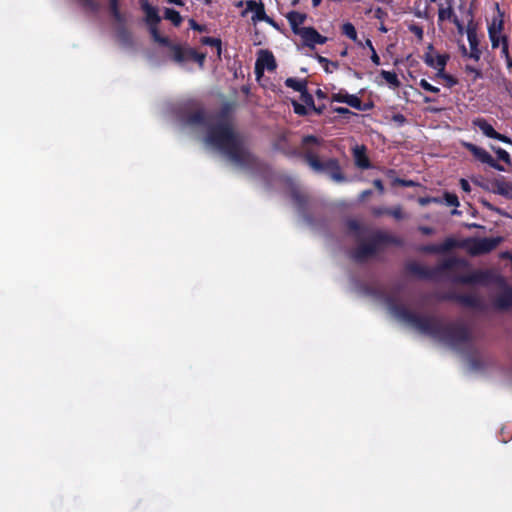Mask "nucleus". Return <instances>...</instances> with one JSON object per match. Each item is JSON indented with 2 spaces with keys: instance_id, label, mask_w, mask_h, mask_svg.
Wrapping results in <instances>:
<instances>
[{
  "instance_id": "7",
  "label": "nucleus",
  "mask_w": 512,
  "mask_h": 512,
  "mask_svg": "<svg viewBox=\"0 0 512 512\" xmlns=\"http://www.w3.org/2000/svg\"><path fill=\"white\" fill-rule=\"evenodd\" d=\"M468 266L469 263L467 260L458 257H450L433 268H429L417 262H409L406 264L405 268L409 274L415 275L420 279L435 280L446 271L458 267L466 268Z\"/></svg>"
},
{
  "instance_id": "63",
  "label": "nucleus",
  "mask_w": 512,
  "mask_h": 512,
  "mask_svg": "<svg viewBox=\"0 0 512 512\" xmlns=\"http://www.w3.org/2000/svg\"><path fill=\"white\" fill-rule=\"evenodd\" d=\"M322 0H312L313 7H318L321 4Z\"/></svg>"
},
{
  "instance_id": "51",
  "label": "nucleus",
  "mask_w": 512,
  "mask_h": 512,
  "mask_svg": "<svg viewBox=\"0 0 512 512\" xmlns=\"http://www.w3.org/2000/svg\"><path fill=\"white\" fill-rule=\"evenodd\" d=\"M334 112H336L337 114H340V115H348V114H353V112H351L348 108L346 107H336L334 108Z\"/></svg>"
},
{
  "instance_id": "41",
  "label": "nucleus",
  "mask_w": 512,
  "mask_h": 512,
  "mask_svg": "<svg viewBox=\"0 0 512 512\" xmlns=\"http://www.w3.org/2000/svg\"><path fill=\"white\" fill-rule=\"evenodd\" d=\"M301 100L306 104V106L312 108L314 107V99L313 96L306 89L303 93L300 94Z\"/></svg>"
},
{
  "instance_id": "57",
  "label": "nucleus",
  "mask_w": 512,
  "mask_h": 512,
  "mask_svg": "<svg viewBox=\"0 0 512 512\" xmlns=\"http://www.w3.org/2000/svg\"><path fill=\"white\" fill-rule=\"evenodd\" d=\"M371 194H372V190H370V189L364 190L360 194V199L364 200V199L368 198Z\"/></svg>"
},
{
  "instance_id": "19",
  "label": "nucleus",
  "mask_w": 512,
  "mask_h": 512,
  "mask_svg": "<svg viewBox=\"0 0 512 512\" xmlns=\"http://www.w3.org/2000/svg\"><path fill=\"white\" fill-rule=\"evenodd\" d=\"M467 38L470 45V53L468 56L475 61H479L481 56V51L478 47L479 41L477 38V33L475 27L472 26V21L469 23L467 27Z\"/></svg>"
},
{
  "instance_id": "59",
  "label": "nucleus",
  "mask_w": 512,
  "mask_h": 512,
  "mask_svg": "<svg viewBox=\"0 0 512 512\" xmlns=\"http://www.w3.org/2000/svg\"><path fill=\"white\" fill-rule=\"evenodd\" d=\"M366 48H369L370 51H373L375 50L373 44H372V41L370 39H366L365 41V45H364Z\"/></svg>"
},
{
  "instance_id": "6",
  "label": "nucleus",
  "mask_w": 512,
  "mask_h": 512,
  "mask_svg": "<svg viewBox=\"0 0 512 512\" xmlns=\"http://www.w3.org/2000/svg\"><path fill=\"white\" fill-rule=\"evenodd\" d=\"M384 245H394L401 247L403 240L397 236L383 231L374 232L368 242L360 243L351 253L354 261L362 263L375 256Z\"/></svg>"
},
{
  "instance_id": "2",
  "label": "nucleus",
  "mask_w": 512,
  "mask_h": 512,
  "mask_svg": "<svg viewBox=\"0 0 512 512\" xmlns=\"http://www.w3.org/2000/svg\"><path fill=\"white\" fill-rule=\"evenodd\" d=\"M206 142L218 150L234 165L251 170L258 166V157L249 149L246 142L229 122H218L208 128Z\"/></svg>"
},
{
  "instance_id": "12",
  "label": "nucleus",
  "mask_w": 512,
  "mask_h": 512,
  "mask_svg": "<svg viewBox=\"0 0 512 512\" xmlns=\"http://www.w3.org/2000/svg\"><path fill=\"white\" fill-rule=\"evenodd\" d=\"M464 147L469 152H471L472 155L480 162L485 163L498 171H505V168L499 164L485 149L472 143H464Z\"/></svg>"
},
{
  "instance_id": "27",
  "label": "nucleus",
  "mask_w": 512,
  "mask_h": 512,
  "mask_svg": "<svg viewBox=\"0 0 512 512\" xmlns=\"http://www.w3.org/2000/svg\"><path fill=\"white\" fill-rule=\"evenodd\" d=\"M109 12L115 20V22H126L124 14L120 11L119 0L109 1Z\"/></svg>"
},
{
  "instance_id": "64",
  "label": "nucleus",
  "mask_w": 512,
  "mask_h": 512,
  "mask_svg": "<svg viewBox=\"0 0 512 512\" xmlns=\"http://www.w3.org/2000/svg\"><path fill=\"white\" fill-rule=\"evenodd\" d=\"M503 42H504L503 50H504L505 52H507V50H508V44H507V41H506V39H505V38L503 39Z\"/></svg>"
},
{
  "instance_id": "52",
  "label": "nucleus",
  "mask_w": 512,
  "mask_h": 512,
  "mask_svg": "<svg viewBox=\"0 0 512 512\" xmlns=\"http://www.w3.org/2000/svg\"><path fill=\"white\" fill-rule=\"evenodd\" d=\"M373 185H374V187L379 191V193H381V194H382V193L384 192V185H383L382 180H380V179H375V180L373 181Z\"/></svg>"
},
{
  "instance_id": "42",
  "label": "nucleus",
  "mask_w": 512,
  "mask_h": 512,
  "mask_svg": "<svg viewBox=\"0 0 512 512\" xmlns=\"http://www.w3.org/2000/svg\"><path fill=\"white\" fill-rule=\"evenodd\" d=\"M418 203L421 205V206H426L430 203H441V200L439 198H436V197H419L418 199Z\"/></svg>"
},
{
  "instance_id": "17",
  "label": "nucleus",
  "mask_w": 512,
  "mask_h": 512,
  "mask_svg": "<svg viewBox=\"0 0 512 512\" xmlns=\"http://www.w3.org/2000/svg\"><path fill=\"white\" fill-rule=\"evenodd\" d=\"M447 7H443L440 5L438 10V20L439 21H445L450 20L452 21L455 26L458 28V30L461 32L463 29V24L458 19V17L455 15L453 10V0H446Z\"/></svg>"
},
{
  "instance_id": "34",
  "label": "nucleus",
  "mask_w": 512,
  "mask_h": 512,
  "mask_svg": "<svg viewBox=\"0 0 512 512\" xmlns=\"http://www.w3.org/2000/svg\"><path fill=\"white\" fill-rule=\"evenodd\" d=\"M381 76L390 85H392L394 87H399L400 86V81H399L398 76H397V74L395 72L382 70L381 71Z\"/></svg>"
},
{
  "instance_id": "13",
  "label": "nucleus",
  "mask_w": 512,
  "mask_h": 512,
  "mask_svg": "<svg viewBox=\"0 0 512 512\" xmlns=\"http://www.w3.org/2000/svg\"><path fill=\"white\" fill-rule=\"evenodd\" d=\"M298 36L302 38L303 44L311 49L316 44H325L328 40L326 36L321 35L314 27H303L299 31Z\"/></svg>"
},
{
  "instance_id": "44",
  "label": "nucleus",
  "mask_w": 512,
  "mask_h": 512,
  "mask_svg": "<svg viewBox=\"0 0 512 512\" xmlns=\"http://www.w3.org/2000/svg\"><path fill=\"white\" fill-rule=\"evenodd\" d=\"M465 71L467 73H473L474 74V80L482 78V72L479 69H477V68H475V67H473L471 65H466Z\"/></svg>"
},
{
  "instance_id": "40",
  "label": "nucleus",
  "mask_w": 512,
  "mask_h": 512,
  "mask_svg": "<svg viewBox=\"0 0 512 512\" xmlns=\"http://www.w3.org/2000/svg\"><path fill=\"white\" fill-rule=\"evenodd\" d=\"M419 85L427 92L438 93L440 91L438 87L431 85L426 79H421Z\"/></svg>"
},
{
  "instance_id": "39",
  "label": "nucleus",
  "mask_w": 512,
  "mask_h": 512,
  "mask_svg": "<svg viewBox=\"0 0 512 512\" xmlns=\"http://www.w3.org/2000/svg\"><path fill=\"white\" fill-rule=\"evenodd\" d=\"M292 106H293V110H294L295 114H297L299 116H306L308 114V110H307L306 106L298 103L297 101L293 100Z\"/></svg>"
},
{
  "instance_id": "25",
  "label": "nucleus",
  "mask_w": 512,
  "mask_h": 512,
  "mask_svg": "<svg viewBox=\"0 0 512 512\" xmlns=\"http://www.w3.org/2000/svg\"><path fill=\"white\" fill-rule=\"evenodd\" d=\"M502 29H503V21L502 20H500L497 25L495 22H493L488 28V34H489V38H490L493 48H497L499 46V42H500L499 33L502 31Z\"/></svg>"
},
{
  "instance_id": "31",
  "label": "nucleus",
  "mask_w": 512,
  "mask_h": 512,
  "mask_svg": "<svg viewBox=\"0 0 512 512\" xmlns=\"http://www.w3.org/2000/svg\"><path fill=\"white\" fill-rule=\"evenodd\" d=\"M77 1L85 11L96 14L100 10V4L96 0H77Z\"/></svg>"
},
{
  "instance_id": "10",
  "label": "nucleus",
  "mask_w": 512,
  "mask_h": 512,
  "mask_svg": "<svg viewBox=\"0 0 512 512\" xmlns=\"http://www.w3.org/2000/svg\"><path fill=\"white\" fill-rule=\"evenodd\" d=\"M444 300L454 301L463 307L482 310L484 308L482 299L474 294L447 293L442 297Z\"/></svg>"
},
{
  "instance_id": "3",
  "label": "nucleus",
  "mask_w": 512,
  "mask_h": 512,
  "mask_svg": "<svg viewBox=\"0 0 512 512\" xmlns=\"http://www.w3.org/2000/svg\"><path fill=\"white\" fill-rule=\"evenodd\" d=\"M141 8L145 12V21L153 40L169 49L171 60L178 64L194 61L201 68L204 66L206 59L205 53H199L194 48L187 45L173 43L168 37L162 36L159 33L158 25L161 18L156 7L152 6L148 0H141Z\"/></svg>"
},
{
  "instance_id": "18",
  "label": "nucleus",
  "mask_w": 512,
  "mask_h": 512,
  "mask_svg": "<svg viewBox=\"0 0 512 512\" xmlns=\"http://www.w3.org/2000/svg\"><path fill=\"white\" fill-rule=\"evenodd\" d=\"M491 192L512 200V182L506 181L503 177L491 181Z\"/></svg>"
},
{
  "instance_id": "38",
  "label": "nucleus",
  "mask_w": 512,
  "mask_h": 512,
  "mask_svg": "<svg viewBox=\"0 0 512 512\" xmlns=\"http://www.w3.org/2000/svg\"><path fill=\"white\" fill-rule=\"evenodd\" d=\"M385 214L392 216L396 220H401L404 218V214H403L402 208L400 206L385 209Z\"/></svg>"
},
{
  "instance_id": "21",
  "label": "nucleus",
  "mask_w": 512,
  "mask_h": 512,
  "mask_svg": "<svg viewBox=\"0 0 512 512\" xmlns=\"http://www.w3.org/2000/svg\"><path fill=\"white\" fill-rule=\"evenodd\" d=\"M353 156L355 165L360 169H369L371 167V162L366 154V147L356 146L353 150Z\"/></svg>"
},
{
  "instance_id": "22",
  "label": "nucleus",
  "mask_w": 512,
  "mask_h": 512,
  "mask_svg": "<svg viewBox=\"0 0 512 512\" xmlns=\"http://www.w3.org/2000/svg\"><path fill=\"white\" fill-rule=\"evenodd\" d=\"M116 37L118 41L126 47H130L133 44V38L131 32L126 27V22H116Z\"/></svg>"
},
{
  "instance_id": "37",
  "label": "nucleus",
  "mask_w": 512,
  "mask_h": 512,
  "mask_svg": "<svg viewBox=\"0 0 512 512\" xmlns=\"http://www.w3.org/2000/svg\"><path fill=\"white\" fill-rule=\"evenodd\" d=\"M348 97H349V93L347 91L341 89L339 92L332 94L331 101L346 104Z\"/></svg>"
},
{
  "instance_id": "43",
  "label": "nucleus",
  "mask_w": 512,
  "mask_h": 512,
  "mask_svg": "<svg viewBox=\"0 0 512 512\" xmlns=\"http://www.w3.org/2000/svg\"><path fill=\"white\" fill-rule=\"evenodd\" d=\"M394 184L402 187H414L416 185V183L412 180H405L401 178H396L394 180Z\"/></svg>"
},
{
  "instance_id": "15",
  "label": "nucleus",
  "mask_w": 512,
  "mask_h": 512,
  "mask_svg": "<svg viewBox=\"0 0 512 512\" xmlns=\"http://www.w3.org/2000/svg\"><path fill=\"white\" fill-rule=\"evenodd\" d=\"M246 9L248 11L254 12V15L252 16L253 22L264 21L273 26H276L274 20L266 14L265 7L262 2H256L254 0H249L246 2Z\"/></svg>"
},
{
  "instance_id": "49",
  "label": "nucleus",
  "mask_w": 512,
  "mask_h": 512,
  "mask_svg": "<svg viewBox=\"0 0 512 512\" xmlns=\"http://www.w3.org/2000/svg\"><path fill=\"white\" fill-rule=\"evenodd\" d=\"M418 230L423 235H432L435 232L434 229L432 227H429V226H419Z\"/></svg>"
},
{
  "instance_id": "46",
  "label": "nucleus",
  "mask_w": 512,
  "mask_h": 512,
  "mask_svg": "<svg viewBox=\"0 0 512 512\" xmlns=\"http://www.w3.org/2000/svg\"><path fill=\"white\" fill-rule=\"evenodd\" d=\"M347 227L350 231H353V232H359L361 230V226H360L359 222L356 220H353V219H351L347 222Z\"/></svg>"
},
{
  "instance_id": "11",
  "label": "nucleus",
  "mask_w": 512,
  "mask_h": 512,
  "mask_svg": "<svg viewBox=\"0 0 512 512\" xmlns=\"http://www.w3.org/2000/svg\"><path fill=\"white\" fill-rule=\"evenodd\" d=\"M290 196L299 214H301L307 223L311 224L313 217L309 212V196L301 192L298 188H293L290 192Z\"/></svg>"
},
{
  "instance_id": "36",
  "label": "nucleus",
  "mask_w": 512,
  "mask_h": 512,
  "mask_svg": "<svg viewBox=\"0 0 512 512\" xmlns=\"http://www.w3.org/2000/svg\"><path fill=\"white\" fill-rule=\"evenodd\" d=\"M444 200L447 206L458 207L460 205L458 197L454 193L445 192Z\"/></svg>"
},
{
  "instance_id": "35",
  "label": "nucleus",
  "mask_w": 512,
  "mask_h": 512,
  "mask_svg": "<svg viewBox=\"0 0 512 512\" xmlns=\"http://www.w3.org/2000/svg\"><path fill=\"white\" fill-rule=\"evenodd\" d=\"M491 149L495 152L499 160L503 161L506 164L511 163L510 155L506 150L502 149L501 147L495 146H491Z\"/></svg>"
},
{
  "instance_id": "61",
  "label": "nucleus",
  "mask_w": 512,
  "mask_h": 512,
  "mask_svg": "<svg viewBox=\"0 0 512 512\" xmlns=\"http://www.w3.org/2000/svg\"><path fill=\"white\" fill-rule=\"evenodd\" d=\"M171 4H175L177 6H184V2L182 0H167Z\"/></svg>"
},
{
  "instance_id": "30",
  "label": "nucleus",
  "mask_w": 512,
  "mask_h": 512,
  "mask_svg": "<svg viewBox=\"0 0 512 512\" xmlns=\"http://www.w3.org/2000/svg\"><path fill=\"white\" fill-rule=\"evenodd\" d=\"M201 44L215 47L217 49V55L218 57L221 56L222 51V41L219 38L204 36L200 39Z\"/></svg>"
},
{
  "instance_id": "47",
  "label": "nucleus",
  "mask_w": 512,
  "mask_h": 512,
  "mask_svg": "<svg viewBox=\"0 0 512 512\" xmlns=\"http://www.w3.org/2000/svg\"><path fill=\"white\" fill-rule=\"evenodd\" d=\"M494 139L501 141L503 143H506V144H512V140L509 137H507L506 135L501 134L499 132L496 133Z\"/></svg>"
},
{
  "instance_id": "23",
  "label": "nucleus",
  "mask_w": 512,
  "mask_h": 512,
  "mask_svg": "<svg viewBox=\"0 0 512 512\" xmlns=\"http://www.w3.org/2000/svg\"><path fill=\"white\" fill-rule=\"evenodd\" d=\"M206 122V116L204 111L197 110L187 114L184 118V123L190 126L204 125Z\"/></svg>"
},
{
  "instance_id": "20",
  "label": "nucleus",
  "mask_w": 512,
  "mask_h": 512,
  "mask_svg": "<svg viewBox=\"0 0 512 512\" xmlns=\"http://www.w3.org/2000/svg\"><path fill=\"white\" fill-rule=\"evenodd\" d=\"M286 18L290 24L291 30L295 35L303 28L301 25L306 21L307 15L298 11H290L287 13Z\"/></svg>"
},
{
  "instance_id": "4",
  "label": "nucleus",
  "mask_w": 512,
  "mask_h": 512,
  "mask_svg": "<svg viewBox=\"0 0 512 512\" xmlns=\"http://www.w3.org/2000/svg\"><path fill=\"white\" fill-rule=\"evenodd\" d=\"M503 238L485 237V238H467L458 242L452 237L446 238L441 244H428L419 248V251L427 254H441L451 251L454 248H465L471 256L487 254L496 249Z\"/></svg>"
},
{
  "instance_id": "32",
  "label": "nucleus",
  "mask_w": 512,
  "mask_h": 512,
  "mask_svg": "<svg viewBox=\"0 0 512 512\" xmlns=\"http://www.w3.org/2000/svg\"><path fill=\"white\" fill-rule=\"evenodd\" d=\"M341 32L343 35H345L349 39L353 40L354 42H357V40H358L357 31L352 23H350V22L344 23L341 27Z\"/></svg>"
},
{
  "instance_id": "54",
  "label": "nucleus",
  "mask_w": 512,
  "mask_h": 512,
  "mask_svg": "<svg viewBox=\"0 0 512 512\" xmlns=\"http://www.w3.org/2000/svg\"><path fill=\"white\" fill-rule=\"evenodd\" d=\"M371 61L375 64V65H380V57L378 56L376 50H373L371 51Z\"/></svg>"
},
{
  "instance_id": "5",
  "label": "nucleus",
  "mask_w": 512,
  "mask_h": 512,
  "mask_svg": "<svg viewBox=\"0 0 512 512\" xmlns=\"http://www.w3.org/2000/svg\"><path fill=\"white\" fill-rule=\"evenodd\" d=\"M302 147L304 152H299L297 149L284 151L288 157H301L304 161L316 172H327L330 177L336 182H343L346 180L339 161L336 158H329L326 161H321L318 155L307 148L308 145H319L320 140L314 135H306L302 138Z\"/></svg>"
},
{
  "instance_id": "29",
  "label": "nucleus",
  "mask_w": 512,
  "mask_h": 512,
  "mask_svg": "<svg viewBox=\"0 0 512 512\" xmlns=\"http://www.w3.org/2000/svg\"><path fill=\"white\" fill-rule=\"evenodd\" d=\"M164 18L171 21L175 27H179L183 21L180 13L172 8H166L164 10Z\"/></svg>"
},
{
  "instance_id": "55",
  "label": "nucleus",
  "mask_w": 512,
  "mask_h": 512,
  "mask_svg": "<svg viewBox=\"0 0 512 512\" xmlns=\"http://www.w3.org/2000/svg\"><path fill=\"white\" fill-rule=\"evenodd\" d=\"M385 209H386V208H382V207L374 208V209H373V211H372V212H373V215H375V216H381V215L385 214Z\"/></svg>"
},
{
  "instance_id": "14",
  "label": "nucleus",
  "mask_w": 512,
  "mask_h": 512,
  "mask_svg": "<svg viewBox=\"0 0 512 512\" xmlns=\"http://www.w3.org/2000/svg\"><path fill=\"white\" fill-rule=\"evenodd\" d=\"M277 68L276 60L272 52L261 50L255 63V73L257 77L263 75L264 69L274 71Z\"/></svg>"
},
{
  "instance_id": "58",
  "label": "nucleus",
  "mask_w": 512,
  "mask_h": 512,
  "mask_svg": "<svg viewBox=\"0 0 512 512\" xmlns=\"http://www.w3.org/2000/svg\"><path fill=\"white\" fill-rule=\"evenodd\" d=\"M394 120L400 123H404L406 121V118L402 114H396L394 115Z\"/></svg>"
},
{
  "instance_id": "24",
  "label": "nucleus",
  "mask_w": 512,
  "mask_h": 512,
  "mask_svg": "<svg viewBox=\"0 0 512 512\" xmlns=\"http://www.w3.org/2000/svg\"><path fill=\"white\" fill-rule=\"evenodd\" d=\"M473 125L478 127L482 131V133L488 138L494 139L497 133L493 126L484 118L474 119Z\"/></svg>"
},
{
  "instance_id": "9",
  "label": "nucleus",
  "mask_w": 512,
  "mask_h": 512,
  "mask_svg": "<svg viewBox=\"0 0 512 512\" xmlns=\"http://www.w3.org/2000/svg\"><path fill=\"white\" fill-rule=\"evenodd\" d=\"M494 280V275L490 270H475L466 275H456L452 278V282L463 285H488Z\"/></svg>"
},
{
  "instance_id": "60",
  "label": "nucleus",
  "mask_w": 512,
  "mask_h": 512,
  "mask_svg": "<svg viewBox=\"0 0 512 512\" xmlns=\"http://www.w3.org/2000/svg\"><path fill=\"white\" fill-rule=\"evenodd\" d=\"M324 108H325V106H324V105L319 106V107H316V106L314 105V107H312V109H313V110H314L318 115H320V114H322V113H323Z\"/></svg>"
},
{
  "instance_id": "33",
  "label": "nucleus",
  "mask_w": 512,
  "mask_h": 512,
  "mask_svg": "<svg viewBox=\"0 0 512 512\" xmlns=\"http://www.w3.org/2000/svg\"><path fill=\"white\" fill-rule=\"evenodd\" d=\"M316 59L323 66L324 71L326 73H332V69L330 67H333L334 69H337L339 67L338 62L330 61L329 59L321 55H317Z\"/></svg>"
},
{
  "instance_id": "28",
  "label": "nucleus",
  "mask_w": 512,
  "mask_h": 512,
  "mask_svg": "<svg viewBox=\"0 0 512 512\" xmlns=\"http://www.w3.org/2000/svg\"><path fill=\"white\" fill-rule=\"evenodd\" d=\"M285 86L301 94L307 89V81L290 77L285 80Z\"/></svg>"
},
{
  "instance_id": "8",
  "label": "nucleus",
  "mask_w": 512,
  "mask_h": 512,
  "mask_svg": "<svg viewBox=\"0 0 512 512\" xmlns=\"http://www.w3.org/2000/svg\"><path fill=\"white\" fill-rule=\"evenodd\" d=\"M449 60L448 54H438L437 55V64H434V57L430 53H426L424 55V62L431 68L437 69L436 76L442 78L446 82V86L448 88H452L458 84V80L453 75H450L445 72L446 64Z\"/></svg>"
},
{
  "instance_id": "62",
  "label": "nucleus",
  "mask_w": 512,
  "mask_h": 512,
  "mask_svg": "<svg viewBox=\"0 0 512 512\" xmlns=\"http://www.w3.org/2000/svg\"><path fill=\"white\" fill-rule=\"evenodd\" d=\"M383 14H384V11L382 10V8H377V9L375 10V16H376L377 18H382V15H383Z\"/></svg>"
},
{
  "instance_id": "1",
  "label": "nucleus",
  "mask_w": 512,
  "mask_h": 512,
  "mask_svg": "<svg viewBox=\"0 0 512 512\" xmlns=\"http://www.w3.org/2000/svg\"><path fill=\"white\" fill-rule=\"evenodd\" d=\"M392 311L402 321L408 323L420 333L428 335L452 348H459L473 340L468 326L461 322L443 324L437 316L419 315L402 304L392 305Z\"/></svg>"
},
{
  "instance_id": "56",
  "label": "nucleus",
  "mask_w": 512,
  "mask_h": 512,
  "mask_svg": "<svg viewBox=\"0 0 512 512\" xmlns=\"http://www.w3.org/2000/svg\"><path fill=\"white\" fill-rule=\"evenodd\" d=\"M315 95L318 99H326L327 97V94L321 89H317Z\"/></svg>"
},
{
  "instance_id": "50",
  "label": "nucleus",
  "mask_w": 512,
  "mask_h": 512,
  "mask_svg": "<svg viewBox=\"0 0 512 512\" xmlns=\"http://www.w3.org/2000/svg\"><path fill=\"white\" fill-rule=\"evenodd\" d=\"M410 30L419 38H422L423 36V29L420 26L413 25L411 26Z\"/></svg>"
},
{
  "instance_id": "26",
  "label": "nucleus",
  "mask_w": 512,
  "mask_h": 512,
  "mask_svg": "<svg viewBox=\"0 0 512 512\" xmlns=\"http://www.w3.org/2000/svg\"><path fill=\"white\" fill-rule=\"evenodd\" d=\"M346 104L359 111H367L373 107L372 103H363L358 96L353 94H349Z\"/></svg>"
},
{
  "instance_id": "48",
  "label": "nucleus",
  "mask_w": 512,
  "mask_h": 512,
  "mask_svg": "<svg viewBox=\"0 0 512 512\" xmlns=\"http://www.w3.org/2000/svg\"><path fill=\"white\" fill-rule=\"evenodd\" d=\"M459 183H460V187L463 191H465L467 193H469L471 191V186L466 179L461 178Z\"/></svg>"
},
{
  "instance_id": "16",
  "label": "nucleus",
  "mask_w": 512,
  "mask_h": 512,
  "mask_svg": "<svg viewBox=\"0 0 512 512\" xmlns=\"http://www.w3.org/2000/svg\"><path fill=\"white\" fill-rule=\"evenodd\" d=\"M501 282H503L504 288L494 299L493 305L499 310H509L512 308V287L506 285L503 279Z\"/></svg>"
},
{
  "instance_id": "45",
  "label": "nucleus",
  "mask_w": 512,
  "mask_h": 512,
  "mask_svg": "<svg viewBox=\"0 0 512 512\" xmlns=\"http://www.w3.org/2000/svg\"><path fill=\"white\" fill-rule=\"evenodd\" d=\"M189 26L191 29L198 31V32H205L206 26L198 24L194 19L189 20Z\"/></svg>"
},
{
  "instance_id": "53",
  "label": "nucleus",
  "mask_w": 512,
  "mask_h": 512,
  "mask_svg": "<svg viewBox=\"0 0 512 512\" xmlns=\"http://www.w3.org/2000/svg\"><path fill=\"white\" fill-rule=\"evenodd\" d=\"M481 203L483 204V206L485 208H487L488 210L490 211H496L498 213H500V209L496 208L495 206H493L490 202L486 201V200H482Z\"/></svg>"
}]
</instances>
